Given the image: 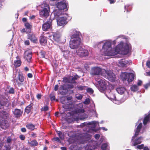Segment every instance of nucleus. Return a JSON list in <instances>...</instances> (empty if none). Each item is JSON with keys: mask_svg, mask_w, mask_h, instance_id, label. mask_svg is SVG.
Segmentation results:
<instances>
[{"mask_svg": "<svg viewBox=\"0 0 150 150\" xmlns=\"http://www.w3.org/2000/svg\"><path fill=\"white\" fill-rule=\"evenodd\" d=\"M90 100L89 98H86L83 102V103L86 105L88 104L90 102Z\"/></svg>", "mask_w": 150, "mask_h": 150, "instance_id": "49", "label": "nucleus"}, {"mask_svg": "<svg viewBox=\"0 0 150 150\" xmlns=\"http://www.w3.org/2000/svg\"><path fill=\"white\" fill-rule=\"evenodd\" d=\"M84 112V110L82 109H77L76 110V113H83Z\"/></svg>", "mask_w": 150, "mask_h": 150, "instance_id": "46", "label": "nucleus"}, {"mask_svg": "<svg viewBox=\"0 0 150 150\" xmlns=\"http://www.w3.org/2000/svg\"><path fill=\"white\" fill-rule=\"evenodd\" d=\"M94 137L96 139L98 140L99 138L100 135L99 134H96L95 135Z\"/></svg>", "mask_w": 150, "mask_h": 150, "instance_id": "53", "label": "nucleus"}, {"mask_svg": "<svg viewBox=\"0 0 150 150\" xmlns=\"http://www.w3.org/2000/svg\"><path fill=\"white\" fill-rule=\"evenodd\" d=\"M85 87H86V86L81 85H79L77 86V88L78 90L80 91H82L85 90Z\"/></svg>", "mask_w": 150, "mask_h": 150, "instance_id": "45", "label": "nucleus"}, {"mask_svg": "<svg viewBox=\"0 0 150 150\" xmlns=\"http://www.w3.org/2000/svg\"><path fill=\"white\" fill-rule=\"evenodd\" d=\"M21 131L23 132H26V129L25 128H22L21 129Z\"/></svg>", "mask_w": 150, "mask_h": 150, "instance_id": "63", "label": "nucleus"}, {"mask_svg": "<svg viewBox=\"0 0 150 150\" xmlns=\"http://www.w3.org/2000/svg\"><path fill=\"white\" fill-rule=\"evenodd\" d=\"M98 124V122L92 121L88 122H84L81 124V126L82 127H84L86 126V127L87 126H88H88H89L90 128V129L87 130V132L84 133L83 135V139L85 141H88L91 139V133L89 132L90 131L95 132H96L98 129L95 128V127L97 125H99Z\"/></svg>", "mask_w": 150, "mask_h": 150, "instance_id": "2", "label": "nucleus"}, {"mask_svg": "<svg viewBox=\"0 0 150 150\" xmlns=\"http://www.w3.org/2000/svg\"><path fill=\"white\" fill-rule=\"evenodd\" d=\"M19 81L21 82H23L24 81V77L21 73H19L18 76Z\"/></svg>", "mask_w": 150, "mask_h": 150, "instance_id": "36", "label": "nucleus"}, {"mask_svg": "<svg viewBox=\"0 0 150 150\" xmlns=\"http://www.w3.org/2000/svg\"><path fill=\"white\" fill-rule=\"evenodd\" d=\"M24 43L26 45H29L30 44L29 41L28 40H27L24 42Z\"/></svg>", "mask_w": 150, "mask_h": 150, "instance_id": "59", "label": "nucleus"}, {"mask_svg": "<svg viewBox=\"0 0 150 150\" xmlns=\"http://www.w3.org/2000/svg\"><path fill=\"white\" fill-rule=\"evenodd\" d=\"M144 86L146 89L149 86H150V80L148 83L144 85Z\"/></svg>", "mask_w": 150, "mask_h": 150, "instance_id": "56", "label": "nucleus"}, {"mask_svg": "<svg viewBox=\"0 0 150 150\" xmlns=\"http://www.w3.org/2000/svg\"><path fill=\"white\" fill-rule=\"evenodd\" d=\"M134 78V75L132 73H128L127 76V81L129 83L132 81Z\"/></svg>", "mask_w": 150, "mask_h": 150, "instance_id": "25", "label": "nucleus"}, {"mask_svg": "<svg viewBox=\"0 0 150 150\" xmlns=\"http://www.w3.org/2000/svg\"><path fill=\"white\" fill-rule=\"evenodd\" d=\"M33 105V104H30L26 107L25 109V112L26 113L28 114L30 112Z\"/></svg>", "mask_w": 150, "mask_h": 150, "instance_id": "32", "label": "nucleus"}, {"mask_svg": "<svg viewBox=\"0 0 150 150\" xmlns=\"http://www.w3.org/2000/svg\"><path fill=\"white\" fill-rule=\"evenodd\" d=\"M12 139L11 137H8L6 139V143L4 146V150H11V143Z\"/></svg>", "mask_w": 150, "mask_h": 150, "instance_id": "18", "label": "nucleus"}, {"mask_svg": "<svg viewBox=\"0 0 150 150\" xmlns=\"http://www.w3.org/2000/svg\"><path fill=\"white\" fill-rule=\"evenodd\" d=\"M75 97L77 100H80L83 98V95L79 93L76 94Z\"/></svg>", "mask_w": 150, "mask_h": 150, "instance_id": "41", "label": "nucleus"}, {"mask_svg": "<svg viewBox=\"0 0 150 150\" xmlns=\"http://www.w3.org/2000/svg\"><path fill=\"white\" fill-rule=\"evenodd\" d=\"M132 8L131 6L127 5L125 6V11L127 12L129 11Z\"/></svg>", "mask_w": 150, "mask_h": 150, "instance_id": "40", "label": "nucleus"}, {"mask_svg": "<svg viewBox=\"0 0 150 150\" xmlns=\"http://www.w3.org/2000/svg\"><path fill=\"white\" fill-rule=\"evenodd\" d=\"M54 16V17L56 19L57 18H59L62 14V11L61 10H59L58 9L54 11L53 13Z\"/></svg>", "mask_w": 150, "mask_h": 150, "instance_id": "21", "label": "nucleus"}, {"mask_svg": "<svg viewBox=\"0 0 150 150\" xmlns=\"http://www.w3.org/2000/svg\"><path fill=\"white\" fill-rule=\"evenodd\" d=\"M59 91L62 94H66L68 92V89L67 84H63L61 85Z\"/></svg>", "mask_w": 150, "mask_h": 150, "instance_id": "19", "label": "nucleus"}, {"mask_svg": "<svg viewBox=\"0 0 150 150\" xmlns=\"http://www.w3.org/2000/svg\"><path fill=\"white\" fill-rule=\"evenodd\" d=\"M48 110V106H44L43 108V110L44 111H47Z\"/></svg>", "mask_w": 150, "mask_h": 150, "instance_id": "61", "label": "nucleus"}, {"mask_svg": "<svg viewBox=\"0 0 150 150\" xmlns=\"http://www.w3.org/2000/svg\"><path fill=\"white\" fill-rule=\"evenodd\" d=\"M104 73L102 74V76L107 79L111 82H113L115 79V76L114 73L110 71L103 70Z\"/></svg>", "mask_w": 150, "mask_h": 150, "instance_id": "6", "label": "nucleus"}, {"mask_svg": "<svg viewBox=\"0 0 150 150\" xmlns=\"http://www.w3.org/2000/svg\"><path fill=\"white\" fill-rule=\"evenodd\" d=\"M41 9L39 11V14L40 16L47 18L49 15L50 11L48 4L45 2H43L41 5Z\"/></svg>", "mask_w": 150, "mask_h": 150, "instance_id": "5", "label": "nucleus"}, {"mask_svg": "<svg viewBox=\"0 0 150 150\" xmlns=\"http://www.w3.org/2000/svg\"><path fill=\"white\" fill-rule=\"evenodd\" d=\"M146 66L149 67L150 68V60L146 62Z\"/></svg>", "mask_w": 150, "mask_h": 150, "instance_id": "62", "label": "nucleus"}, {"mask_svg": "<svg viewBox=\"0 0 150 150\" xmlns=\"http://www.w3.org/2000/svg\"><path fill=\"white\" fill-rule=\"evenodd\" d=\"M144 147V145L141 144V145H139L137 146V148L139 149H143Z\"/></svg>", "mask_w": 150, "mask_h": 150, "instance_id": "57", "label": "nucleus"}, {"mask_svg": "<svg viewBox=\"0 0 150 150\" xmlns=\"http://www.w3.org/2000/svg\"><path fill=\"white\" fill-rule=\"evenodd\" d=\"M67 87L68 89H71L74 88V85L71 84H67Z\"/></svg>", "mask_w": 150, "mask_h": 150, "instance_id": "50", "label": "nucleus"}, {"mask_svg": "<svg viewBox=\"0 0 150 150\" xmlns=\"http://www.w3.org/2000/svg\"><path fill=\"white\" fill-rule=\"evenodd\" d=\"M13 113L16 118L19 117L22 114V112L20 109H15L13 112Z\"/></svg>", "mask_w": 150, "mask_h": 150, "instance_id": "23", "label": "nucleus"}, {"mask_svg": "<svg viewBox=\"0 0 150 150\" xmlns=\"http://www.w3.org/2000/svg\"><path fill=\"white\" fill-rule=\"evenodd\" d=\"M8 99L2 96H0V109L4 108L5 110L8 108V107L10 105Z\"/></svg>", "mask_w": 150, "mask_h": 150, "instance_id": "9", "label": "nucleus"}, {"mask_svg": "<svg viewBox=\"0 0 150 150\" xmlns=\"http://www.w3.org/2000/svg\"><path fill=\"white\" fill-rule=\"evenodd\" d=\"M9 93H14V90L13 88H11L9 89Z\"/></svg>", "mask_w": 150, "mask_h": 150, "instance_id": "54", "label": "nucleus"}, {"mask_svg": "<svg viewBox=\"0 0 150 150\" xmlns=\"http://www.w3.org/2000/svg\"><path fill=\"white\" fill-rule=\"evenodd\" d=\"M28 38L31 41L33 42H35L36 39L34 35L33 34H28Z\"/></svg>", "mask_w": 150, "mask_h": 150, "instance_id": "33", "label": "nucleus"}, {"mask_svg": "<svg viewBox=\"0 0 150 150\" xmlns=\"http://www.w3.org/2000/svg\"><path fill=\"white\" fill-rule=\"evenodd\" d=\"M9 123L6 120H2L0 121V126L3 129H6L8 127Z\"/></svg>", "mask_w": 150, "mask_h": 150, "instance_id": "20", "label": "nucleus"}, {"mask_svg": "<svg viewBox=\"0 0 150 150\" xmlns=\"http://www.w3.org/2000/svg\"><path fill=\"white\" fill-rule=\"evenodd\" d=\"M52 20H51L44 23L42 26V29L43 31H46L50 29L51 26Z\"/></svg>", "mask_w": 150, "mask_h": 150, "instance_id": "16", "label": "nucleus"}, {"mask_svg": "<svg viewBox=\"0 0 150 150\" xmlns=\"http://www.w3.org/2000/svg\"><path fill=\"white\" fill-rule=\"evenodd\" d=\"M126 90V89L125 87L121 86H119L116 88L117 92L120 94H123Z\"/></svg>", "mask_w": 150, "mask_h": 150, "instance_id": "24", "label": "nucleus"}, {"mask_svg": "<svg viewBox=\"0 0 150 150\" xmlns=\"http://www.w3.org/2000/svg\"><path fill=\"white\" fill-rule=\"evenodd\" d=\"M55 5L58 9L62 10L67 8V3L65 0H59Z\"/></svg>", "mask_w": 150, "mask_h": 150, "instance_id": "11", "label": "nucleus"}, {"mask_svg": "<svg viewBox=\"0 0 150 150\" xmlns=\"http://www.w3.org/2000/svg\"><path fill=\"white\" fill-rule=\"evenodd\" d=\"M86 90L88 93L91 94H92L93 92V89L90 88H88Z\"/></svg>", "mask_w": 150, "mask_h": 150, "instance_id": "44", "label": "nucleus"}, {"mask_svg": "<svg viewBox=\"0 0 150 150\" xmlns=\"http://www.w3.org/2000/svg\"><path fill=\"white\" fill-rule=\"evenodd\" d=\"M142 83V81L140 80H138L137 82V85L139 86H141Z\"/></svg>", "mask_w": 150, "mask_h": 150, "instance_id": "64", "label": "nucleus"}, {"mask_svg": "<svg viewBox=\"0 0 150 150\" xmlns=\"http://www.w3.org/2000/svg\"><path fill=\"white\" fill-rule=\"evenodd\" d=\"M71 78V79H72L71 82L72 83H74L75 82V81L78 78H79V77L77 75H76Z\"/></svg>", "mask_w": 150, "mask_h": 150, "instance_id": "42", "label": "nucleus"}, {"mask_svg": "<svg viewBox=\"0 0 150 150\" xmlns=\"http://www.w3.org/2000/svg\"><path fill=\"white\" fill-rule=\"evenodd\" d=\"M98 146V144L96 141L91 140L88 142L87 147L88 150H93L97 148Z\"/></svg>", "mask_w": 150, "mask_h": 150, "instance_id": "14", "label": "nucleus"}, {"mask_svg": "<svg viewBox=\"0 0 150 150\" xmlns=\"http://www.w3.org/2000/svg\"><path fill=\"white\" fill-rule=\"evenodd\" d=\"M21 62L20 60H17L14 61V64L16 67H18L21 65Z\"/></svg>", "mask_w": 150, "mask_h": 150, "instance_id": "39", "label": "nucleus"}, {"mask_svg": "<svg viewBox=\"0 0 150 150\" xmlns=\"http://www.w3.org/2000/svg\"><path fill=\"white\" fill-rule=\"evenodd\" d=\"M60 37V35L57 33H54L53 35V39L57 42L59 41Z\"/></svg>", "mask_w": 150, "mask_h": 150, "instance_id": "34", "label": "nucleus"}, {"mask_svg": "<svg viewBox=\"0 0 150 150\" xmlns=\"http://www.w3.org/2000/svg\"><path fill=\"white\" fill-rule=\"evenodd\" d=\"M121 38L122 39H125V36L123 35H120L117 36L116 38V39L115 40H113L112 42V44L114 45H115L116 43V40L117 39H118L119 38Z\"/></svg>", "mask_w": 150, "mask_h": 150, "instance_id": "37", "label": "nucleus"}, {"mask_svg": "<svg viewBox=\"0 0 150 150\" xmlns=\"http://www.w3.org/2000/svg\"><path fill=\"white\" fill-rule=\"evenodd\" d=\"M98 82L99 85L98 88L100 92L105 93L106 89V84L105 82L103 79H100L98 81Z\"/></svg>", "mask_w": 150, "mask_h": 150, "instance_id": "12", "label": "nucleus"}, {"mask_svg": "<svg viewBox=\"0 0 150 150\" xmlns=\"http://www.w3.org/2000/svg\"><path fill=\"white\" fill-rule=\"evenodd\" d=\"M69 52L68 51H64L63 52V56L65 58H67L68 56Z\"/></svg>", "mask_w": 150, "mask_h": 150, "instance_id": "48", "label": "nucleus"}, {"mask_svg": "<svg viewBox=\"0 0 150 150\" xmlns=\"http://www.w3.org/2000/svg\"><path fill=\"white\" fill-rule=\"evenodd\" d=\"M101 148L103 150H109L110 148L108 143L106 142L103 143L101 145Z\"/></svg>", "mask_w": 150, "mask_h": 150, "instance_id": "26", "label": "nucleus"}, {"mask_svg": "<svg viewBox=\"0 0 150 150\" xmlns=\"http://www.w3.org/2000/svg\"><path fill=\"white\" fill-rule=\"evenodd\" d=\"M142 123H140L137 126L135 132L134 136L132 137L131 140V145L132 146H135L138 144H140L142 142V137H140L137 139H135V138L138 134L142 128Z\"/></svg>", "mask_w": 150, "mask_h": 150, "instance_id": "3", "label": "nucleus"}, {"mask_svg": "<svg viewBox=\"0 0 150 150\" xmlns=\"http://www.w3.org/2000/svg\"><path fill=\"white\" fill-rule=\"evenodd\" d=\"M100 43H103L102 50L103 54L108 56H114L117 54H127L129 51V45L128 43H124L122 41L114 49L112 47V41L110 40L102 41Z\"/></svg>", "mask_w": 150, "mask_h": 150, "instance_id": "1", "label": "nucleus"}, {"mask_svg": "<svg viewBox=\"0 0 150 150\" xmlns=\"http://www.w3.org/2000/svg\"><path fill=\"white\" fill-rule=\"evenodd\" d=\"M55 97L54 96H52L50 97V99L52 101H54L55 100Z\"/></svg>", "mask_w": 150, "mask_h": 150, "instance_id": "60", "label": "nucleus"}, {"mask_svg": "<svg viewBox=\"0 0 150 150\" xmlns=\"http://www.w3.org/2000/svg\"><path fill=\"white\" fill-rule=\"evenodd\" d=\"M70 36L71 39H77L78 38H80L79 36L80 34V32L77 30L74 29L71 30Z\"/></svg>", "mask_w": 150, "mask_h": 150, "instance_id": "13", "label": "nucleus"}, {"mask_svg": "<svg viewBox=\"0 0 150 150\" xmlns=\"http://www.w3.org/2000/svg\"><path fill=\"white\" fill-rule=\"evenodd\" d=\"M25 57L27 61L30 62L32 58V53L30 51H26L25 52Z\"/></svg>", "mask_w": 150, "mask_h": 150, "instance_id": "22", "label": "nucleus"}, {"mask_svg": "<svg viewBox=\"0 0 150 150\" xmlns=\"http://www.w3.org/2000/svg\"><path fill=\"white\" fill-rule=\"evenodd\" d=\"M69 98H67L65 97H62L60 99L61 103L63 104L62 107L64 110L63 112L60 111V112L61 115L64 114L65 112L64 111H67V109L71 108L72 107V102L69 100Z\"/></svg>", "mask_w": 150, "mask_h": 150, "instance_id": "4", "label": "nucleus"}, {"mask_svg": "<svg viewBox=\"0 0 150 150\" xmlns=\"http://www.w3.org/2000/svg\"><path fill=\"white\" fill-rule=\"evenodd\" d=\"M81 39L78 38L77 39H73L70 41L69 46L72 49H75V51L78 50L79 47H81Z\"/></svg>", "mask_w": 150, "mask_h": 150, "instance_id": "7", "label": "nucleus"}, {"mask_svg": "<svg viewBox=\"0 0 150 150\" xmlns=\"http://www.w3.org/2000/svg\"><path fill=\"white\" fill-rule=\"evenodd\" d=\"M30 144L32 146H37L38 144V142L35 140L31 141L30 143Z\"/></svg>", "mask_w": 150, "mask_h": 150, "instance_id": "43", "label": "nucleus"}, {"mask_svg": "<svg viewBox=\"0 0 150 150\" xmlns=\"http://www.w3.org/2000/svg\"><path fill=\"white\" fill-rule=\"evenodd\" d=\"M41 55L42 57L45 58V52L44 51H41L40 52Z\"/></svg>", "mask_w": 150, "mask_h": 150, "instance_id": "51", "label": "nucleus"}, {"mask_svg": "<svg viewBox=\"0 0 150 150\" xmlns=\"http://www.w3.org/2000/svg\"><path fill=\"white\" fill-rule=\"evenodd\" d=\"M54 140L55 141H57L59 142H60L61 141L58 137H55L54 138Z\"/></svg>", "mask_w": 150, "mask_h": 150, "instance_id": "58", "label": "nucleus"}, {"mask_svg": "<svg viewBox=\"0 0 150 150\" xmlns=\"http://www.w3.org/2000/svg\"><path fill=\"white\" fill-rule=\"evenodd\" d=\"M128 73L122 72L120 75L122 80L124 81L127 80V76L128 75Z\"/></svg>", "mask_w": 150, "mask_h": 150, "instance_id": "27", "label": "nucleus"}, {"mask_svg": "<svg viewBox=\"0 0 150 150\" xmlns=\"http://www.w3.org/2000/svg\"><path fill=\"white\" fill-rule=\"evenodd\" d=\"M146 116L144 118L143 120V124L144 125H146L147 123L150 120V111L148 115H145Z\"/></svg>", "mask_w": 150, "mask_h": 150, "instance_id": "28", "label": "nucleus"}, {"mask_svg": "<svg viewBox=\"0 0 150 150\" xmlns=\"http://www.w3.org/2000/svg\"><path fill=\"white\" fill-rule=\"evenodd\" d=\"M57 25L59 26H63L67 23V18L65 17H60L56 19Z\"/></svg>", "mask_w": 150, "mask_h": 150, "instance_id": "15", "label": "nucleus"}, {"mask_svg": "<svg viewBox=\"0 0 150 150\" xmlns=\"http://www.w3.org/2000/svg\"><path fill=\"white\" fill-rule=\"evenodd\" d=\"M105 137L104 136H101L100 138V144L102 142H103L104 141L105 139Z\"/></svg>", "mask_w": 150, "mask_h": 150, "instance_id": "55", "label": "nucleus"}, {"mask_svg": "<svg viewBox=\"0 0 150 150\" xmlns=\"http://www.w3.org/2000/svg\"><path fill=\"white\" fill-rule=\"evenodd\" d=\"M76 53L78 56L81 57L87 56L89 54L88 50L81 47H79L78 50H76Z\"/></svg>", "mask_w": 150, "mask_h": 150, "instance_id": "10", "label": "nucleus"}, {"mask_svg": "<svg viewBox=\"0 0 150 150\" xmlns=\"http://www.w3.org/2000/svg\"><path fill=\"white\" fill-rule=\"evenodd\" d=\"M130 89L132 91L135 92L138 90L139 88L137 85H134L131 87Z\"/></svg>", "mask_w": 150, "mask_h": 150, "instance_id": "38", "label": "nucleus"}, {"mask_svg": "<svg viewBox=\"0 0 150 150\" xmlns=\"http://www.w3.org/2000/svg\"><path fill=\"white\" fill-rule=\"evenodd\" d=\"M19 138L20 139L22 140H24L25 138V136L22 134H21L20 135Z\"/></svg>", "mask_w": 150, "mask_h": 150, "instance_id": "52", "label": "nucleus"}, {"mask_svg": "<svg viewBox=\"0 0 150 150\" xmlns=\"http://www.w3.org/2000/svg\"><path fill=\"white\" fill-rule=\"evenodd\" d=\"M26 127L28 129L30 130H33L35 129V125L31 123H29L27 124Z\"/></svg>", "mask_w": 150, "mask_h": 150, "instance_id": "35", "label": "nucleus"}, {"mask_svg": "<svg viewBox=\"0 0 150 150\" xmlns=\"http://www.w3.org/2000/svg\"><path fill=\"white\" fill-rule=\"evenodd\" d=\"M24 25L26 30H27V32L30 33L31 31V28L32 25L28 22H25L24 23Z\"/></svg>", "mask_w": 150, "mask_h": 150, "instance_id": "31", "label": "nucleus"}, {"mask_svg": "<svg viewBox=\"0 0 150 150\" xmlns=\"http://www.w3.org/2000/svg\"><path fill=\"white\" fill-rule=\"evenodd\" d=\"M131 63V61H128L125 59H122L119 60L118 65L121 67H124L127 65H129Z\"/></svg>", "mask_w": 150, "mask_h": 150, "instance_id": "17", "label": "nucleus"}, {"mask_svg": "<svg viewBox=\"0 0 150 150\" xmlns=\"http://www.w3.org/2000/svg\"><path fill=\"white\" fill-rule=\"evenodd\" d=\"M40 38V41L41 44L42 45H45L47 41L46 37L44 36H41Z\"/></svg>", "mask_w": 150, "mask_h": 150, "instance_id": "29", "label": "nucleus"}, {"mask_svg": "<svg viewBox=\"0 0 150 150\" xmlns=\"http://www.w3.org/2000/svg\"><path fill=\"white\" fill-rule=\"evenodd\" d=\"M103 70H105L98 67H93L91 68L90 73L92 75H101L102 76V74L104 72Z\"/></svg>", "mask_w": 150, "mask_h": 150, "instance_id": "8", "label": "nucleus"}, {"mask_svg": "<svg viewBox=\"0 0 150 150\" xmlns=\"http://www.w3.org/2000/svg\"><path fill=\"white\" fill-rule=\"evenodd\" d=\"M57 132L59 137L61 139H62L64 137L62 133L61 132L59 131H57Z\"/></svg>", "mask_w": 150, "mask_h": 150, "instance_id": "47", "label": "nucleus"}, {"mask_svg": "<svg viewBox=\"0 0 150 150\" xmlns=\"http://www.w3.org/2000/svg\"><path fill=\"white\" fill-rule=\"evenodd\" d=\"M8 114L6 111L2 110L0 111V117L4 119H7Z\"/></svg>", "mask_w": 150, "mask_h": 150, "instance_id": "30", "label": "nucleus"}]
</instances>
